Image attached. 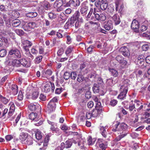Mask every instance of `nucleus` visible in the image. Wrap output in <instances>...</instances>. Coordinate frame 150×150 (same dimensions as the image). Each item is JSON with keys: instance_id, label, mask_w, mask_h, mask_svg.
Wrapping results in <instances>:
<instances>
[{"instance_id": "3c124183", "label": "nucleus", "mask_w": 150, "mask_h": 150, "mask_svg": "<svg viewBox=\"0 0 150 150\" xmlns=\"http://www.w3.org/2000/svg\"><path fill=\"white\" fill-rule=\"evenodd\" d=\"M95 46L96 45L95 44L91 45L90 46L87 48V52L89 53L92 52L93 51V49L94 48Z\"/></svg>"}, {"instance_id": "f704fd0d", "label": "nucleus", "mask_w": 150, "mask_h": 150, "mask_svg": "<svg viewBox=\"0 0 150 150\" xmlns=\"http://www.w3.org/2000/svg\"><path fill=\"white\" fill-rule=\"evenodd\" d=\"M36 138L37 140H40L42 137V133L39 131H38L35 133V134Z\"/></svg>"}, {"instance_id": "a19ab883", "label": "nucleus", "mask_w": 150, "mask_h": 150, "mask_svg": "<svg viewBox=\"0 0 150 150\" xmlns=\"http://www.w3.org/2000/svg\"><path fill=\"white\" fill-rule=\"evenodd\" d=\"M42 57L41 55L37 56L34 60L35 64H39L41 61Z\"/></svg>"}, {"instance_id": "4be33fe9", "label": "nucleus", "mask_w": 150, "mask_h": 150, "mask_svg": "<svg viewBox=\"0 0 150 150\" xmlns=\"http://www.w3.org/2000/svg\"><path fill=\"white\" fill-rule=\"evenodd\" d=\"M88 7L86 6L84 3L82 4L81 6V8L80 9V12L81 14L85 13L88 10Z\"/></svg>"}, {"instance_id": "9b49d317", "label": "nucleus", "mask_w": 150, "mask_h": 150, "mask_svg": "<svg viewBox=\"0 0 150 150\" xmlns=\"http://www.w3.org/2000/svg\"><path fill=\"white\" fill-rule=\"evenodd\" d=\"M47 107L48 112L49 113L52 112L55 110L56 104H54L52 102H49Z\"/></svg>"}, {"instance_id": "b1692460", "label": "nucleus", "mask_w": 150, "mask_h": 150, "mask_svg": "<svg viewBox=\"0 0 150 150\" xmlns=\"http://www.w3.org/2000/svg\"><path fill=\"white\" fill-rule=\"evenodd\" d=\"M50 85L51 83L49 82L45 85L43 89L44 92L47 93L50 91L51 89Z\"/></svg>"}, {"instance_id": "4d7b16f0", "label": "nucleus", "mask_w": 150, "mask_h": 150, "mask_svg": "<svg viewBox=\"0 0 150 150\" xmlns=\"http://www.w3.org/2000/svg\"><path fill=\"white\" fill-rule=\"evenodd\" d=\"M38 93L37 91L33 92L32 94V98L33 99H36L38 96Z\"/></svg>"}, {"instance_id": "393cba45", "label": "nucleus", "mask_w": 150, "mask_h": 150, "mask_svg": "<svg viewBox=\"0 0 150 150\" xmlns=\"http://www.w3.org/2000/svg\"><path fill=\"white\" fill-rule=\"evenodd\" d=\"M26 139V140L23 143V144L28 145H30L32 144L33 139L30 137H28Z\"/></svg>"}, {"instance_id": "37998d69", "label": "nucleus", "mask_w": 150, "mask_h": 150, "mask_svg": "<svg viewBox=\"0 0 150 150\" xmlns=\"http://www.w3.org/2000/svg\"><path fill=\"white\" fill-rule=\"evenodd\" d=\"M72 4L74 7L78 6L80 4V2L79 0H72Z\"/></svg>"}, {"instance_id": "5fc2aeb1", "label": "nucleus", "mask_w": 150, "mask_h": 150, "mask_svg": "<svg viewBox=\"0 0 150 150\" xmlns=\"http://www.w3.org/2000/svg\"><path fill=\"white\" fill-rule=\"evenodd\" d=\"M70 77V74L68 72H66L64 74V77L66 80H68Z\"/></svg>"}, {"instance_id": "49530a36", "label": "nucleus", "mask_w": 150, "mask_h": 150, "mask_svg": "<svg viewBox=\"0 0 150 150\" xmlns=\"http://www.w3.org/2000/svg\"><path fill=\"white\" fill-rule=\"evenodd\" d=\"M15 32L19 36L23 35H24V31L21 29H16L15 30Z\"/></svg>"}, {"instance_id": "680f3d73", "label": "nucleus", "mask_w": 150, "mask_h": 150, "mask_svg": "<svg viewBox=\"0 0 150 150\" xmlns=\"http://www.w3.org/2000/svg\"><path fill=\"white\" fill-rule=\"evenodd\" d=\"M88 144L89 145L93 144L94 143V142H92V137L90 136L88 138Z\"/></svg>"}, {"instance_id": "72a5a7b5", "label": "nucleus", "mask_w": 150, "mask_h": 150, "mask_svg": "<svg viewBox=\"0 0 150 150\" xmlns=\"http://www.w3.org/2000/svg\"><path fill=\"white\" fill-rule=\"evenodd\" d=\"M69 134L73 136L76 137H80L81 135V132L80 131H79L78 132H69Z\"/></svg>"}, {"instance_id": "473e14b6", "label": "nucleus", "mask_w": 150, "mask_h": 150, "mask_svg": "<svg viewBox=\"0 0 150 150\" xmlns=\"http://www.w3.org/2000/svg\"><path fill=\"white\" fill-rule=\"evenodd\" d=\"M26 15L27 17L33 18L36 17L37 15V13L36 12H31L27 13Z\"/></svg>"}, {"instance_id": "a211bd4d", "label": "nucleus", "mask_w": 150, "mask_h": 150, "mask_svg": "<svg viewBox=\"0 0 150 150\" xmlns=\"http://www.w3.org/2000/svg\"><path fill=\"white\" fill-rule=\"evenodd\" d=\"M112 18L115 25H118L120 23L121 21L118 15L115 14L112 17Z\"/></svg>"}, {"instance_id": "4468645a", "label": "nucleus", "mask_w": 150, "mask_h": 150, "mask_svg": "<svg viewBox=\"0 0 150 150\" xmlns=\"http://www.w3.org/2000/svg\"><path fill=\"white\" fill-rule=\"evenodd\" d=\"M139 25L138 22L134 19L132 23L131 28L133 30L137 29L139 28Z\"/></svg>"}, {"instance_id": "09e8293b", "label": "nucleus", "mask_w": 150, "mask_h": 150, "mask_svg": "<svg viewBox=\"0 0 150 150\" xmlns=\"http://www.w3.org/2000/svg\"><path fill=\"white\" fill-rule=\"evenodd\" d=\"M117 101L116 100L112 99L111 100L109 104L112 106H114L117 104Z\"/></svg>"}, {"instance_id": "ddd939ff", "label": "nucleus", "mask_w": 150, "mask_h": 150, "mask_svg": "<svg viewBox=\"0 0 150 150\" xmlns=\"http://www.w3.org/2000/svg\"><path fill=\"white\" fill-rule=\"evenodd\" d=\"M52 71L50 69H47L46 71H42V72L41 76L44 78H47L52 74Z\"/></svg>"}, {"instance_id": "79ce46f5", "label": "nucleus", "mask_w": 150, "mask_h": 150, "mask_svg": "<svg viewBox=\"0 0 150 150\" xmlns=\"http://www.w3.org/2000/svg\"><path fill=\"white\" fill-rule=\"evenodd\" d=\"M130 112L133 111V113L136 112V111L135 109V106L134 104H133L132 105H129L128 108Z\"/></svg>"}, {"instance_id": "c03bdc74", "label": "nucleus", "mask_w": 150, "mask_h": 150, "mask_svg": "<svg viewBox=\"0 0 150 150\" xmlns=\"http://www.w3.org/2000/svg\"><path fill=\"white\" fill-rule=\"evenodd\" d=\"M7 52L6 50L3 49L0 50V56L4 57L6 56Z\"/></svg>"}, {"instance_id": "e2e57ef3", "label": "nucleus", "mask_w": 150, "mask_h": 150, "mask_svg": "<svg viewBox=\"0 0 150 150\" xmlns=\"http://www.w3.org/2000/svg\"><path fill=\"white\" fill-rule=\"evenodd\" d=\"M10 105L9 110H12V111H14L15 110V105L13 102H11L9 104Z\"/></svg>"}, {"instance_id": "412c9836", "label": "nucleus", "mask_w": 150, "mask_h": 150, "mask_svg": "<svg viewBox=\"0 0 150 150\" xmlns=\"http://www.w3.org/2000/svg\"><path fill=\"white\" fill-rule=\"evenodd\" d=\"M28 137V135L26 134L21 132L20 133L19 136V139L21 140L23 143L26 140V139Z\"/></svg>"}, {"instance_id": "13d9d810", "label": "nucleus", "mask_w": 150, "mask_h": 150, "mask_svg": "<svg viewBox=\"0 0 150 150\" xmlns=\"http://www.w3.org/2000/svg\"><path fill=\"white\" fill-rule=\"evenodd\" d=\"M115 3L116 5L119 6L120 4L121 5L120 6L121 8L122 7V0H115Z\"/></svg>"}, {"instance_id": "58836bf2", "label": "nucleus", "mask_w": 150, "mask_h": 150, "mask_svg": "<svg viewBox=\"0 0 150 150\" xmlns=\"http://www.w3.org/2000/svg\"><path fill=\"white\" fill-rule=\"evenodd\" d=\"M77 81L79 83L82 82L85 80V79L83 75L79 74L77 76Z\"/></svg>"}, {"instance_id": "423d86ee", "label": "nucleus", "mask_w": 150, "mask_h": 150, "mask_svg": "<svg viewBox=\"0 0 150 150\" xmlns=\"http://www.w3.org/2000/svg\"><path fill=\"white\" fill-rule=\"evenodd\" d=\"M103 141V140L101 139H99L98 140L97 144L99 145L100 148V149L99 150H105L107 148V144H104Z\"/></svg>"}, {"instance_id": "c756f323", "label": "nucleus", "mask_w": 150, "mask_h": 150, "mask_svg": "<svg viewBox=\"0 0 150 150\" xmlns=\"http://www.w3.org/2000/svg\"><path fill=\"white\" fill-rule=\"evenodd\" d=\"M12 64L14 66L19 67L21 65L20 59H15L12 61Z\"/></svg>"}, {"instance_id": "f8f14e48", "label": "nucleus", "mask_w": 150, "mask_h": 150, "mask_svg": "<svg viewBox=\"0 0 150 150\" xmlns=\"http://www.w3.org/2000/svg\"><path fill=\"white\" fill-rule=\"evenodd\" d=\"M21 62V65H22L23 66L26 67H30L31 64L30 62L28 61L25 58H23L20 59Z\"/></svg>"}, {"instance_id": "e433bc0d", "label": "nucleus", "mask_w": 150, "mask_h": 150, "mask_svg": "<svg viewBox=\"0 0 150 150\" xmlns=\"http://www.w3.org/2000/svg\"><path fill=\"white\" fill-rule=\"evenodd\" d=\"M26 26L30 29L34 28L36 26L35 23L33 22L28 23L26 25Z\"/></svg>"}, {"instance_id": "338daca9", "label": "nucleus", "mask_w": 150, "mask_h": 150, "mask_svg": "<svg viewBox=\"0 0 150 150\" xmlns=\"http://www.w3.org/2000/svg\"><path fill=\"white\" fill-rule=\"evenodd\" d=\"M108 127L107 126H105V127L103 126L101 127L100 129V132L101 133L102 132H107L105 129H107L108 128Z\"/></svg>"}, {"instance_id": "9d476101", "label": "nucleus", "mask_w": 150, "mask_h": 150, "mask_svg": "<svg viewBox=\"0 0 150 150\" xmlns=\"http://www.w3.org/2000/svg\"><path fill=\"white\" fill-rule=\"evenodd\" d=\"M50 136L49 135H46V137L45 138L44 142H41L40 143H38V144L39 146H41V147L40 148V149H41V148H43V146H47L48 142L50 139Z\"/></svg>"}, {"instance_id": "4c0bfd02", "label": "nucleus", "mask_w": 150, "mask_h": 150, "mask_svg": "<svg viewBox=\"0 0 150 150\" xmlns=\"http://www.w3.org/2000/svg\"><path fill=\"white\" fill-rule=\"evenodd\" d=\"M101 111L100 110L99 111L98 110L96 109H94L92 112V116L94 117H97L98 115V113H100Z\"/></svg>"}, {"instance_id": "a18cd8bd", "label": "nucleus", "mask_w": 150, "mask_h": 150, "mask_svg": "<svg viewBox=\"0 0 150 150\" xmlns=\"http://www.w3.org/2000/svg\"><path fill=\"white\" fill-rule=\"evenodd\" d=\"M95 108L97 109L99 111H102V108L101 103L100 102H98L96 103Z\"/></svg>"}, {"instance_id": "f3484780", "label": "nucleus", "mask_w": 150, "mask_h": 150, "mask_svg": "<svg viewBox=\"0 0 150 150\" xmlns=\"http://www.w3.org/2000/svg\"><path fill=\"white\" fill-rule=\"evenodd\" d=\"M100 6L102 10H105L108 7L107 1L106 0H102L100 2Z\"/></svg>"}, {"instance_id": "c85d7f7f", "label": "nucleus", "mask_w": 150, "mask_h": 150, "mask_svg": "<svg viewBox=\"0 0 150 150\" xmlns=\"http://www.w3.org/2000/svg\"><path fill=\"white\" fill-rule=\"evenodd\" d=\"M62 0H57L54 4V6L55 7L59 8L62 6Z\"/></svg>"}, {"instance_id": "dca6fc26", "label": "nucleus", "mask_w": 150, "mask_h": 150, "mask_svg": "<svg viewBox=\"0 0 150 150\" xmlns=\"http://www.w3.org/2000/svg\"><path fill=\"white\" fill-rule=\"evenodd\" d=\"M18 87L16 84H13L11 88V92L13 95H16L18 92Z\"/></svg>"}, {"instance_id": "7ed1b4c3", "label": "nucleus", "mask_w": 150, "mask_h": 150, "mask_svg": "<svg viewBox=\"0 0 150 150\" xmlns=\"http://www.w3.org/2000/svg\"><path fill=\"white\" fill-rule=\"evenodd\" d=\"M93 14L96 19L98 21L100 20L101 21H103L106 19V16L103 13H100L99 14L96 13V12L94 11L93 12Z\"/></svg>"}, {"instance_id": "052dcab7", "label": "nucleus", "mask_w": 150, "mask_h": 150, "mask_svg": "<svg viewBox=\"0 0 150 150\" xmlns=\"http://www.w3.org/2000/svg\"><path fill=\"white\" fill-rule=\"evenodd\" d=\"M115 58L116 60L117 61H118L119 63H120V62L122 61L123 59H124V58H123L120 55H118Z\"/></svg>"}, {"instance_id": "0eeeda50", "label": "nucleus", "mask_w": 150, "mask_h": 150, "mask_svg": "<svg viewBox=\"0 0 150 150\" xmlns=\"http://www.w3.org/2000/svg\"><path fill=\"white\" fill-rule=\"evenodd\" d=\"M122 85L120 88L128 90V87L129 86V80L127 79H123L122 80Z\"/></svg>"}, {"instance_id": "774afa93", "label": "nucleus", "mask_w": 150, "mask_h": 150, "mask_svg": "<svg viewBox=\"0 0 150 150\" xmlns=\"http://www.w3.org/2000/svg\"><path fill=\"white\" fill-rule=\"evenodd\" d=\"M13 138V136L11 135H7L5 137V139L7 141H9Z\"/></svg>"}, {"instance_id": "7c9ffc66", "label": "nucleus", "mask_w": 150, "mask_h": 150, "mask_svg": "<svg viewBox=\"0 0 150 150\" xmlns=\"http://www.w3.org/2000/svg\"><path fill=\"white\" fill-rule=\"evenodd\" d=\"M73 140L71 139L67 140L65 143V147L68 148L70 147L72 144Z\"/></svg>"}, {"instance_id": "0e129e2a", "label": "nucleus", "mask_w": 150, "mask_h": 150, "mask_svg": "<svg viewBox=\"0 0 150 150\" xmlns=\"http://www.w3.org/2000/svg\"><path fill=\"white\" fill-rule=\"evenodd\" d=\"M142 48L143 51H146L149 48V47L148 44L144 45L142 47Z\"/></svg>"}, {"instance_id": "6e6552de", "label": "nucleus", "mask_w": 150, "mask_h": 150, "mask_svg": "<svg viewBox=\"0 0 150 150\" xmlns=\"http://www.w3.org/2000/svg\"><path fill=\"white\" fill-rule=\"evenodd\" d=\"M28 108L31 111H34L37 109H40L41 107L40 105L36 103L30 104L28 106Z\"/></svg>"}, {"instance_id": "39448f33", "label": "nucleus", "mask_w": 150, "mask_h": 150, "mask_svg": "<svg viewBox=\"0 0 150 150\" xmlns=\"http://www.w3.org/2000/svg\"><path fill=\"white\" fill-rule=\"evenodd\" d=\"M80 15V13L79 11H76L74 14L71 18L70 19V24H73L75 21L78 19Z\"/></svg>"}, {"instance_id": "2f4dec72", "label": "nucleus", "mask_w": 150, "mask_h": 150, "mask_svg": "<svg viewBox=\"0 0 150 150\" xmlns=\"http://www.w3.org/2000/svg\"><path fill=\"white\" fill-rule=\"evenodd\" d=\"M106 83L107 86H111L114 85L115 83V82H113V80L111 78L107 79Z\"/></svg>"}, {"instance_id": "ea45409f", "label": "nucleus", "mask_w": 150, "mask_h": 150, "mask_svg": "<svg viewBox=\"0 0 150 150\" xmlns=\"http://www.w3.org/2000/svg\"><path fill=\"white\" fill-rule=\"evenodd\" d=\"M0 100L4 104H7L9 100V99L3 97L2 96H0Z\"/></svg>"}, {"instance_id": "8fccbe9b", "label": "nucleus", "mask_w": 150, "mask_h": 150, "mask_svg": "<svg viewBox=\"0 0 150 150\" xmlns=\"http://www.w3.org/2000/svg\"><path fill=\"white\" fill-rule=\"evenodd\" d=\"M73 49V47L71 46H69L68 48H67L65 51V54H66V55H67L68 54L71 53Z\"/></svg>"}, {"instance_id": "1a4fd4ad", "label": "nucleus", "mask_w": 150, "mask_h": 150, "mask_svg": "<svg viewBox=\"0 0 150 150\" xmlns=\"http://www.w3.org/2000/svg\"><path fill=\"white\" fill-rule=\"evenodd\" d=\"M127 134H124L119 135L113 140L111 143V145L112 146H116L117 144V142L120 141L122 138L125 137Z\"/></svg>"}, {"instance_id": "f257e3e1", "label": "nucleus", "mask_w": 150, "mask_h": 150, "mask_svg": "<svg viewBox=\"0 0 150 150\" xmlns=\"http://www.w3.org/2000/svg\"><path fill=\"white\" fill-rule=\"evenodd\" d=\"M8 56L11 58H20L21 57V54L20 51L18 49L13 48H12L8 52Z\"/></svg>"}, {"instance_id": "5701e85b", "label": "nucleus", "mask_w": 150, "mask_h": 150, "mask_svg": "<svg viewBox=\"0 0 150 150\" xmlns=\"http://www.w3.org/2000/svg\"><path fill=\"white\" fill-rule=\"evenodd\" d=\"M110 74L112 76L114 77H117L118 75V73L117 70L113 69H109Z\"/></svg>"}, {"instance_id": "f03ea898", "label": "nucleus", "mask_w": 150, "mask_h": 150, "mask_svg": "<svg viewBox=\"0 0 150 150\" xmlns=\"http://www.w3.org/2000/svg\"><path fill=\"white\" fill-rule=\"evenodd\" d=\"M115 129H113L112 130L114 132L116 131H125L127 129V125L125 123H120L119 122H117L114 126Z\"/></svg>"}, {"instance_id": "c9c22d12", "label": "nucleus", "mask_w": 150, "mask_h": 150, "mask_svg": "<svg viewBox=\"0 0 150 150\" xmlns=\"http://www.w3.org/2000/svg\"><path fill=\"white\" fill-rule=\"evenodd\" d=\"M48 15L49 18L51 19H54L57 16V14L52 11L48 13Z\"/></svg>"}, {"instance_id": "69168bd1", "label": "nucleus", "mask_w": 150, "mask_h": 150, "mask_svg": "<svg viewBox=\"0 0 150 150\" xmlns=\"http://www.w3.org/2000/svg\"><path fill=\"white\" fill-rule=\"evenodd\" d=\"M24 42L25 44V45L30 47L32 45V43L30 41L28 40H26Z\"/></svg>"}, {"instance_id": "6ab92c4d", "label": "nucleus", "mask_w": 150, "mask_h": 150, "mask_svg": "<svg viewBox=\"0 0 150 150\" xmlns=\"http://www.w3.org/2000/svg\"><path fill=\"white\" fill-rule=\"evenodd\" d=\"M120 50L122 52V54L125 56H127L129 54V51L128 48L125 47L124 46L121 47Z\"/></svg>"}, {"instance_id": "cd10ccee", "label": "nucleus", "mask_w": 150, "mask_h": 150, "mask_svg": "<svg viewBox=\"0 0 150 150\" xmlns=\"http://www.w3.org/2000/svg\"><path fill=\"white\" fill-rule=\"evenodd\" d=\"M92 88L94 93H99L100 91L99 85L96 83H95L94 84Z\"/></svg>"}, {"instance_id": "bf43d9fd", "label": "nucleus", "mask_w": 150, "mask_h": 150, "mask_svg": "<svg viewBox=\"0 0 150 150\" xmlns=\"http://www.w3.org/2000/svg\"><path fill=\"white\" fill-rule=\"evenodd\" d=\"M85 96L88 99L90 98L91 97V92L89 91H87L85 94Z\"/></svg>"}, {"instance_id": "2eb2a0df", "label": "nucleus", "mask_w": 150, "mask_h": 150, "mask_svg": "<svg viewBox=\"0 0 150 150\" xmlns=\"http://www.w3.org/2000/svg\"><path fill=\"white\" fill-rule=\"evenodd\" d=\"M9 15L12 18H18L19 16L18 12L16 11H11L9 13Z\"/></svg>"}, {"instance_id": "6e6d98bb", "label": "nucleus", "mask_w": 150, "mask_h": 150, "mask_svg": "<svg viewBox=\"0 0 150 150\" xmlns=\"http://www.w3.org/2000/svg\"><path fill=\"white\" fill-rule=\"evenodd\" d=\"M44 6L45 9L47 10L50 9L51 7L50 4L48 2L45 3Z\"/></svg>"}, {"instance_id": "20e7f679", "label": "nucleus", "mask_w": 150, "mask_h": 150, "mask_svg": "<svg viewBox=\"0 0 150 150\" xmlns=\"http://www.w3.org/2000/svg\"><path fill=\"white\" fill-rule=\"evenodd\" d=\"M120 93L118 96V98L121 100L125 99L128 90L120 88Z\"/></svg>"}, {"instance_id": "aec40b11", "label": "nucleus", "mask_w": 150, "mask_h": 150, "mask_svg": "<svg viewBox=\"0 0 150 150\" xmlns=\"http://www.w3.org/2000/svg\"><path fill=\"white\" fill-rule=\"evenodd\" d=\"M112 24L111 21H108L107 23L104 25V28L107 30H109L112 28Z\"/></svg>"}, {"instance_id": "603ef678", "label": "nucleus", "mask_w": 150, "mask_h": 150, "mask_svg": "<svg viewBox=\"0 0 150 150\" xmlns=\"http://www.w3.org/2000/svg\"><path fill=\"white\" fill-rule=\"evenodd\" d=\"M77 76V75L76 73L75 72H71L70 74V77L71 79L74 80Z\"/></svg>"}, {"instance_id": "bb28decb", "label": "nucleus", "mask_w": 150, "mask_h": 150, "mask_svg": "<svg viewBox=\"0 0 150 150\" xmlns=\"http://www.w3.org/2000/svg\"><path fill=\"white\" fill-rule=\"evenodd\" d=\"M37 116V114L36 113L31 112L29 115V118L32 120H35V121H38L37 118H36Z\"/></svg>"}, {"instance_id": "de8ad7c7", "label": "nucleus", "mask_w": 150, "mask_h": 150, "mask_svg": "<svg viewBox=\"0 0 150 150\" xmlns=\"http://www.w3.org/2000/svg\"><path fill=\"white\" fill-rule=\"evenodd\" d=\"M114 11L113 6H108L107 8V11L108 13L112 14Z\"/></svg>"}, {"instance_id": "a878e982", "label": "nucleus", "mask_w": 150, "mask_h": 150, "mask_svg": "<svg viewBox=\"0 0 150 150\" xmlns=\"http://www.w3.org/2000/svg\"><path fill=\"white\" fill-rule=\"evenodd\" d=\"M21 23V21L18 19H15L13 20L11 22L12 26L14 27H17Z\"/></svg>"}, {"instance_id": "864d4df0", "label": "nucleus", "mask_w": 150, "mask_h": 150, "mask_svg": "<svg viewBox=\"0 0 150 150\" xmlns=\"http://www.w3.org/2000/svg\"><path fill=\"white\" fill-rule=\"evenodd\" d=\"M84 142L82 139L78 143V145L80 146L81 149H83L84 146Z\"/></svg>"}]
</instances>
